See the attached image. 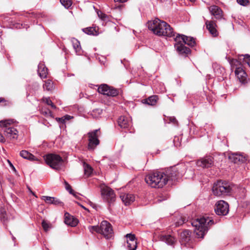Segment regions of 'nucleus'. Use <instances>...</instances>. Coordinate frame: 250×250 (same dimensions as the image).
Here are the masks:
<instances>
[{"instance_id": "obj_1", "label": "nucleus", "mask_w": 250, "mask_h": 250, "mask_svg": "<svg viewBox=\"0 0 250 250\" xmlns=\"http://www.w3.org/2000/svg\"><path fill=\"white\" fill-rule=\"evenodd\" d=\"M148 29L159 36L172 37L175 36L173 28L166 22L156 18L147 22Z\"/></svg>"}, {"instance_id": "obj_2", "label": "nucleus", "mask_w": 250, "mask_h": 250, "mask_svg": "<svg viewBox=\"0 0 250 250\" xmlns=\"http://www.w3.org/2000/svg\"><path fill=\"white\" fill-rule=\"evenodd\" d=\"M176 43L174 47L179 55L187 56L190 53V49L186 47L185 44L192 47L195 44L193 38L188 37L183 35L178 34L174 39Z\"/></svg>"}, {"instance_id": "obj_3", "label": "nucleus", "mask_w": 250, "mask_h": 250, "mask_svg": "<svg viewBox=\"0 0 250 250\" xmlns=\"http://www.w3.org/2000/svg\"><path fill=\"white\" fill-rule=\"evenodd\" d=\"M191 224L195 228L194 233L197 237L203 238L214 222L211 217L203 216L192 221Z\"/></svg>"}, {"instance_id": "obj_4", "label": "nucleus", "mask_w": 250, "mask_h": 250, "mask_svg": "<svg viewBox=\"0 0 250 250\" xmlns=\"http://www.w3.org/2000/svg\"><path fill=\"white\" fill-rule=\"evenodd\" d=\"M167 177L165 173L161 171L151 172L146 176L145 181L151 188H162L167 184Z\"/></svg>"}, {"instance_id": "obj_5", "label": "nucleus", "mask_w": 250, "mask_h": 250, "mask_svg": "<svg viewBox=\"0 0 250 250\" xmlns=\"http://www.w3.org/2000/svg\"><path fill=\"white\" fill-rule=\"evenodd\" d=\"M232 187L225 181H218L215 183L212 188L213 194L217 196L228 195L231 193Z\"/></svg>"}, {"instance_id": "obj_6", "label": "nucleus", "mask_w": 250, "mask_h": 250, "mask_svg": "<svg viewBox=\"0 0 250 250\" xmlns=\"http://www.w3.org/2000/svg\"><path fill=\"white\" fill-rule=\"evenodd\" d=\"M11 121L5 120L0 121V126L4 132V135L10 140H16L18 137V131L14 127L10 126Z\"/></svg>"}, {"instance_id": "obj_7", "label": "nucleus", "mask_w": 250, "mask_h": 250, "mask_svg": "<svg viewBox=\"0 0 250 250\" xmlns=\"http://www.w3.org/2000/svg\"><path fill=\"white\" fill-rule=\"evenodd\" d=\"M46 163L51 168L56 170L61 169L63 166V160L59 155L56 154H48L44 156Z\"/></svg>"}, {"instance_id": "obj_8", "label": "nucleus", "mask_w": 250, "mask_h": 250, "mask_svg": "<svg viewBox=\"0 0 250 250\" xmlns=\"http://www.w3.org/2000/svg\"><path fill=\"white\" fill-rule=\"evenodd\" d=\"M101 195L103 199L110 206L116 200V195L114 190L107 186H102L101 188Z\"/></svg>"}, {"instance_id": "obj_9", "label": "nucleus", "mask_w": 250, "mask_h": 250, "mask_svg": "<svg viewBox=\"0 0 250 250\" xmlns=\"http://www.w3.org/2000/svg\"><path fill=\"white\" fill-rule=\"evenodd\" d=\"M100 234L103 235L106 239H111L113 236V231L112 226L108 221H103L99 226Z\"/></svg>"}, {"instance_id": "obj_10", "label": "nucleus", "mask_w": 250, "mask_h": 250, "mask_svg": "<svg viewBox=\"0 0 250 250\" xmlns=\"http://www.w3.org/2000/svg\"><path fill=\"white\" fill-rule=\"evenodd\" d=\"M100 132L99 129H95L91 132L88 133V149L89 150H93L95 147L99 145L100 141L98 139V132Z\"/></svg>"}, {"instance_id": "obj_11", "label": "nucleus", "mask_w": 250, "mask_h": 250, "mask_svg": "<svg viewBox=\"0 0 250 250\" xmlns=\"http://www.w3.org/2000/svg\"><path fill=\"white\" fill-rule=\"evenodd\" d=\"M99 93L108 96L115 97L119 94V90L106 84H101L98 88Z\"/></svg>"}, {"instance_id": "obj_12", "label": "nucleus", "mask_w": 250, "mask_h": 250, "mask_svg": "<svg viewBox=\"0 0 250 250\" xmlns=\"http://www.w3.org/2000/svg\"><path fill=\"white\" fill-rule=\"evenodd\" d=\"M214 211L218 215H226L229 211V204L223 200L218 201L215 204Z\"/></svg>"}, {"instance_id": "obj_13", "label": "nucleus", "mask_w": 250, "mask_h": 250, "mask_svg": "<svg viewBox=\"0 0 250 250\" xmlns=\"http://www.w3.org/2000/svg\"><path fill=\"white\" fill-rule=\"evenodd\" d=\"M213 158L210 156L203 158L196 162V165L202 168L210 167L213 165Z\"/></svg>"}, {"instance_id": "obj_14", "label": "nucleus", "mask_w": 250, "mask_h": 250, "mask_svg": "<svg viewBox=\"0 0 250 250\" xmlns=\"http://www.w3.org/2000/svg\"><path fill=\"white\" fill-rule=\"evenodd\" d=\"M229 160L235 164L243 163L247 161V158L238 153H232L229 154Z\"/></svg>"}, {"instance_id": "obj_15", "label": "nucleus", "mask_w": 250, "mask_h": 250, "mask_svg": "<svg viewBox=\"0 0 250 250\" xmlns=\"http://www.w3.org/2000/svg\"><path fill=\"white\" fill-rule=\"evenodd\" d=\"M205 24L207 29L213 37H216L218 35V32L216 29L217 25L214 21L206 20Z\"/></svg>"}, {"instance_id": "obj_16", "label": "nucleus", "mask_w": 250, "mask_h": 250, "mask_svg": "<svg viewBox=\"0 0 250 250\" xmlns=\"http://www.w3.org/2000/svg\"><path fill=\"white\" fill-rule=\"evenodd\" d=\"M118 124L122 128L129 129L131 126V122L129 118L122 116L118 119Z\"/></svg>"}, {"instance_id": "obj_17", "label": "nucleus", "mask_w": 250, "mask_h": 250, "mask_svg": "<svg viewBox=\"0 0 250 250\" xmlns=\"http://www.w3.org/2000/svg\"><path fill=\"white\" fill-rule=\"evenodd\" d=\"M208 10L211 14L214 16L217 20L223 19V11L222 9L217 5H212L208 7Z\"/></svg>"}, {"instance_id": "obj_18", "label": "nucleus", "mask_w": 250, "mask_h": 250, "mask_svg": "<svg viewBox=\"0 0 250 250\" xmlns=\"http://www.w3.org/2000/svg\"><path fill=\"white\" fill-rule=\"evenodd\" d=\"M41 199L47 204H52L55 206H62L63 203L58 199L47 196H42Z\"/></svg>"}, {"instance_id": "obj_19", "label": "nucleus", "mask_w": 250, "mask_h": 250, "mask_svg": "<svg viewBox=\"0 0 250 250\" xmlns=\"http://www.w3.org/2000/svg\"><path fill=\"white\" fill-rule=\"evenodd\" d=\"M191 231L185 229L179 232L180 241L181 243H187L190 240Z\"/></svg>"}, {"instance_id": "obj_20", "label": "nucleus", "mask_w": 250, "mask_h": 250, "mask_svg": "<svg viewBox=\"0 0 250 250\" xmlns=\"http://www.w3.org/2000/svg\"><path fill=\"white\" fill-rule=\"evenodd\" d=\"M235 74L241 83H245L246 82L247 74L242 68H237L235 71Z\"/></svg>"}, {"instance_id": "obj_21", "label": "nucleus", "mask_w": 250, "mask_h": 250, "mask_svg": "<svg viewBox=\"0 0 250 250\" xmlns=\"http://www.w3.org/2000/svg\"><path fill=\"white\" fill-rule=\"evenodd\" d=\"M160 240L168 245H173L177 241L176 238L171 235H162L160 237Z\"/></svg>"}, {"instance_id": "obj_22", "label": "nucleus", "mask_w": 250, "mask_h": 250, "mask_svg": "<svg viewBox=\"0 0 250 250\" xmlns=\"http://www.w3.org/2000/svg\"><path fill=\"white\" fill-rule=\"evenodd\" d=\"M165 177H167V182L169 180H176L179 177V175H177L175 168H172L167 171L166 173H165Z\"/></svg>"}, {"instance_id": "obj_23", "label": "nucleus", "mask_w": 250, "mask_h": 250, "mask_svg": "<svg viewBox=\"0 0 250 250\" xmlns=\"http://www.w3.org/2000/svg\"><path fill=\"white\" fill-rule=\"evenodd\" d=\"M120 198L126 206L130 204L135 200L134 195L130 193L122 194L120 195Z\"/></svg>"}, {"instance_id": "obj_24", "label": "nucleus", "mask_w": 250, "mask_h": 250, "mask_svg": "<svg viewBox=\"0 0 250 250\" xmlns=\"http://www.w3.org/2000/svg\"><path fill=\"white\" fill-rule=\"evenodd\" d=\"M64 222L66 224L71 227L76 226L78 223V220L73 216H70L69 214H65Z\"/></svg>"}, {"instance_id": "obj_25", "label": "nucleus", "mask_w": 250, "mask_h": 250, "mask_svg": "<svg viewBox=\"0 0 250 250\" xmlns=\"http://www.w3.org/2000/svg\"><path fill=\"white\" fill-rule=\"evenodd\" d=\"M38 73L41 78H45L47 77V68L42 62H40L38 64Z\"/></svg>"}, {"instance_id": "obj_26", "label": "nucleus", "mask_w": 250, "mask_h": 250, "mask_svg": "<svg viewBox=\"0 0 250 250\" xmlns=\"http://www.w3.org/2000/svg\"><path fill=\"white\" fill-rule=\"evenodd\" d=\"M71 42L76 54L81 55L82 53V51L80 42L75 38H72L71 39Z\"/></svg>"}, {"instance_id": "obj_27", "label": "nucleus", "mask_w": 250, "mask_h": 250, "mask_svg": "<svg viewBox=\"0 0 250 250\" xmlns=\"http://www.w3.org/2000/svg\"><path fill=\"white\" fill-rule=\"evenodd\" d=\"M20 156L24 159H27L30 161H37L38 159L36 158L32 154L30 153L27 150H21L20 153Z\"/></svg>"}, {"instance_id": "obj_28", "label": "nucleus", "mask_w": 250, "mask_h": 250, "mask_svg": "<svg viewBox=\"0 0 250 250\" xmlns=\"http://www.w3.org/2000/svg\"><path fill=\"white\" fill-rule=\"evenodd\" d=\"M158 99V96L153 95L146 99L145 103L150 105H154L156 104Z\"/></svg>"}, {"instance_id": "obj_29", "label": "nucleus", "mask_w": 250, "mask_h": 250, "mask_svg": "<svg viewBox=\"0 0 250 250\" xmlns=\"http://www.w3.org/2000/svg\"><path fill=\"white\" fill-rule=\"evenodd\" d=\"M83 31L85 33L90 35H97L98 32L97 31L96 27H89L83 28Z\"/></svg>"}, {"instance_id": "obj_30", "label": "nucleus", "mask_w": 250, "mask_h": 250, "mask_svg": "<svg viewBox=\"0 0 250 250\" xmlns=\"http://www.w3.org/2000/svg\"><path fill=\"white\" fill-rule=\"evenodd\" d=\"M0 219L4 225H5L8 222V218L6 210L2 207L0 208Z\"/></svg>"}, {"instance_id": "obj_31", "label": "nucleus", "mask_w": 250, "mask_h": 250, "mask_svg": "<svg viewBox=\"0 0 250 250\" xmlns=\"http://www.w3.org/2000/svg\"><path fill=\"white\" fill-rule=\"evenodd\" d=\"M43 88L47 91L51 90L53 87V83L52 81L47 80L43 84Z\"/></svg>"}, {"instance_id": "obj_32", "label": "nucleus", "mask_w": 250, "mask_h": 250, "mask_svg": "<svg viewBox=\"0 0 250 250\" xmlns=\"http://www.w3.org/2000/svg\"><path fill=\"white\" fill-rule=\"evenodd\" d=\"M127 247L130 250H136L137 248V241H127Z\"/></svg>"}, {"instance_id": "obj_33", "label": "nucleus", "mask_w": 250, "mask_h": 250, "mask_svg": "<svg viewBox=\"0 0 250 250\" xmlns=\"http://www.w3.org/2000/svg\"><path fill=\"white\" fill-rule=\"evenodd\" d=\"M87 229L91 233L93 234L95 232L100 233L99 226H89Z\"/></svg>"}, {"instance_id": "obj_34", "label": "nucleus", "mask_w": 250, "mask_h": 250, "mask_svg": "<svg viewBox=\"0 0 250 250\" xmlns=\"http://www.w3.org/2000/svg\"><path fill=\"white\" fill-rule=\"evenodd\" d=\"M84 173L87 176H90L92 172V167L88 164L84 165Z\"/></svg>"}, {"instance_id": "obj_35", "label": "nucleus", "mask_w": 250, "mask_h": 250, "mask_svg": "<svg viewBox=\"0 0 250 250\" xmlns=\"http://www.w3.org/2000/svg\"><path fill=\"white\" fill-rule=\"evenodd\" d=\"M103 110L97 108L94 109L92 112V115L95 118H98V117L102 113Z\"/></svg>"}, {"instance_id": "obj_36", "label": "nucleus", "mask_w": 250, "mask_h": 250, "mask_svg": "<svg viewBox=\"0 0 250 250\" xmlns=\"http://www.w3.org/2000/svg\"><path fill=\"white\" fill-rule=\"evenodd\" d=\"M60 2L66 8H68L72 5L71 0H60Z\"/></svg>"}, {"instance_id": "obj_37", "label": "nucleus", "mask_w": 250, "mask_h": 250, "mask_svg": "<svg viewBox=\"0 0 250 250\" xmlns=\"http://www.w3.org/2000/svg\"><path fill=\"white\" fill-rule=\"evenodd\" d=\"M40 111L42 115L46 117L51 116L52 115V113L50 110L43 107H42L40 109Z\"/></svg>"}, {"instance_id": "obj_38", "label": "nucleus", "mask_w": 250, "mask_h": 250, "mask_svg": "<svg viewBox=\"0 0 250 250\" xmlns=\"http://www.w3.org/2000/svg\"><path fill=\"white\" fill-rule=\"evenodd\" d=\"M65 185V188L70 194L74 195V191L72 189L71 186L66 182H64Z\"/></svg>"}, {"instance_id": "obj_39", "label": "nucleus", "mask_w": 250, "mask_h": 250, "mask_svg": "<svg viewBox=\"0 0 250 250\" xmlns=\"http://www.w3.org/2000/svg\"><path fill=\"white\" fill-rule=\"evenodd\" d=\"M72 118L73 117L70 115H66L62 118H58V121L62 124H64L65 120H69L70 119Z\"/></svg>"}, {"instance_id": "obj_40", "label": "nucleus", "mask_w": 250, "mask_h": 250, "mask_svg": "<svg viewBox=\"0 0 250 250\" xmlns=\"http://www.w3.org/2000/svg\"><path fill=\"white\" fill-rule=\"evenodd\" d=\"M42 225L43 229L45 231H48L51 226L50 224L45 220L42 221Z\"/></svg>"}, {"instance_id": "obj_41", "label": "nucleus", "mask_w": 250, "mask_h": 250, "mask_svg": "<svg viewBox=\"0 0 250 250\" xmlns=\"http://www.w3.org/2000/svg\"><path fill=\"white\" fill-rule=\"evenodd\" d=\"M126 237L127 239V241H137L134 234H132L131 233H128L126 235Z\"/></svg>"}, {"instance_id": "obj_42", "label": "nucleus", "mask_w": 250, "mask_h": 250, "mask_svg": "<svg viewBox=\"0 0 250 250\" xmlns=\"http://www.w3.org/2000/svg\"><path fill=\"white\" fill-rule=\"evenodd\" d=\"M44 101H45V103L48 104V105H51V106L53 108H56V106L53 104V103H52V102L51 101V100L49 98H46Z\"/></svg>"}, {"instance_id": "obj_43", "label": "nucleus", "mask_w": 250, "mask_h": 250, "mask_svg": "<svg viewBox=\"0 0 250 250\" xmlns=\"http://www.w3.org/2000/svg\"><path fill=\"white\" fill-rule=\"evenodd\" d=\"M244 57V60L245 62L250 66V55L249 54H245V55H242Z\"/></svg>"}, {"instance_id": "obj_44", "label": "nucleus", "mask_w": 250, "mask_h": 250, "mask_svg": "<svg viewBox=\"0 0 250 250\" xmlns=\"http://www.w3.org/2000/svg\"><path fill=\"white\" fill-rule=\"evenodd\" d=\"M237 2L241 5L247 6L249 3V0H237Z\"/></svg>"}, {"instance_id": "obj_45", "label": "nucleus", "mask_w": 250, "mask_h": 250, "mask_svg": "<svg viewBox=\"0 0 250 250\" xmlns=\"http://www.w3.org/2000/svg\"><path fill=\"white\" fill-rule=\"evenodd\" d=\"M99 17L102 20L105 21L107 19H108V16L107 15L103 13H101V15H100L99 13H98Z\"/></svg>"}, {"instance_id": "obj_46", "label": "nucleus", "mask_w": 250, "mask_h": 250, "mask_svg": "<svg viewBox=\"0 0 250 250\" xmlns=\"http://www.w3.org/2000/svg\"><path fill=\"white\" fill-rule=\"evenodd\" d=\"M169 121L175 125H177V121L175 117H170Z\"/></svg>"}, {"instance_id": "obj_47", "label": "nucleus", "mask_w": 250, "mask_h": 250, "mask_svg": "<svg viewBox=\"0 0 250 250\" xmlns=\"http://www.w3.org/2000/svg\"><path fill=\"white\" fill-rule=\"evenodd\" d=\"M0 142H4V137L3 136V135L1 133H0Z\"/></svg>"}, {"instance_id": "obj_48", "label": "nucleus", "mask_w": 250, "mask_h": 250, "mask_svg": "<svg viewBox=\"0 0 250 250\" xmlns=\"http://www.w3.org/2000/svg\"><path fill=\"white\" fill-rule=\"evenodd\" d=\"M127 0H114V1L115 2H119L123 3V2H126Z\"/></svg>"}, {"instance_id": "obj_49", "label": "nucleus", "mask_w": 250, "mask_h": 250, "mask_svg": "<svg viewBox=\"0 0 250 250\" xmlns=\"http://www.w3.org/2000/svg\"><path fill=\"white\" fill-rule=\"evenodd\" d=\"M5 102V100L4 98L0 97V103Z\"/></svg>"}, {"instance_id": "obj_50", "label": "nucleus", "mask_w": 250, "mask_h": 250, "mask_svg": "<svg viewBox=\"0 0 250 250\" xmlns=\"http://www.w3.org/2000/svg\"><path fill=\"white\" fill-rule=\"evenodd\" d=\"M12 167V168L14 171H16V169H15V167L13 166V165H12V167Z\"/></svg>"}, {"instance_id": "obj_51", "label": "nucleus", "mask_w": 250, "mask_h": 250, "mask_svg": "<svg viewBox=\"0 0 250 250\" xmlns=\"http://www.w3.org/2000/svg\"><path fill=\"white\" fill-rule=\"evenodd\" d=\"M73 196H75V197L76 198H78V197H77V195H76V193L75 192H74V195H73Z\"/></svg>"}, {"instance_id": "obj_52", "label": "nucleus", "mask_w": 250, "mask_h": 250, "mask_svg": "<svg viewBox=\"0 0 250 250\" xmlns=\"http://www.w3.org/2000/svg\"><path fill=\"white\" fill-rule=\"evenodd\" d=\"M12 239L14 241L16 239L15 237L13 235H12Z\"/></svg>"}, {"instance_id": "obj_53", "label": "nucleus", "mask_w": 250, "mask_h": 250, "mask_svg": "<svg viewBox=\"0 0 250 250\" xmlns=\"http://www.w3.org/2000/svg\"><path fill=\"white\" fill-rule=\"evenodd\" d=\"M9 163H10V166L11 167H12V165H13L9 161H8Z\"/></svg>"}, {"instance_id": "obj_54", "label": "nucleus", "mask_w": 250, "mask_h": 250, "mask_svg": "<svg viewBox=\"0 0 250 250\" xmlns=\"http://www.w3.org/2000/svg\"><path fill=\"white\" fill-rule=\"evenodd\" d=\"M162 201V200H159V199L158 200V201L161 202Z\"/></svg>"}, {"instance_id": "obj_55", "label": "nucleus", "mask_w": 250, "mask_h": 250, "mask_svg": "<svg viewBox=\"0 0 250 250\" xmlns=\"http://www.w3.org/2000/svg\"><path fill=\"white\" fill-rule=\"evenodd\" d=\"M82 206V208H83L86 209V208H85L83 206Z\"/></svg>"}, {"instance_id": "obj_56", "label": "nucleus", "mask_w": 250, "mask_h": 250, "mask_svg": "<svg viewBox=\"0 0 250 250\" xmlns=\"http://www.w3.org/2000/svg\"><path fill=\"white\" fill-rule=\"evenodd\" d=\"M191 1H194L195 0H189Z\"/></svg>"}]
</instances>
